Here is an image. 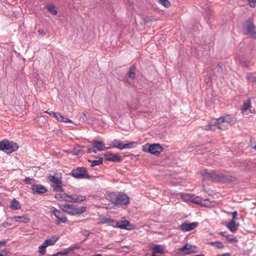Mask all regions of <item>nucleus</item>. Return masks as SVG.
I'll return each instance as SVG.
<instances>
[{
	"instance_id": "nucleus-1",
	"label": "nucleus",
	"mask_w": 256,
	"mask_h": 256,
	"mask_svg": "<svg viewBox=\"0 0 256 256\" xmlns=\"http://www.w3.org/2000/svg\"><path fill=\"white\" fill-rule=\"evenodd\" d=\"M228 126H230L228 124L219 118L210 122L208 126H206L205 130H215L216 128H218L220 130H226Z\"/></svg>"
},
{
	"instance_id": "nucleus-2",
	"label": "nucleus",
	"mask_w": 256,
	"mask_h": 256,
	"mask_svg": "<svg viewBox=\"0 0 256 256\" xmlns=\"http://www.w3.org/2000/svg\"><path fill=\"white\" fill-rule=\"evenodd\" d=\"M18 148V146L17 144L13 142H10L8 140H4L0 142V150L8 154L16 151Z\"/></svg>"
},
{
	"instance_id": "nucleus-3",
	"label": "nucleus",
	"mask_w": 256,
	"mask_h": 256,
	"mask_svg": "<svg viewBox=\"0 0 256 256\" xmlns=\"http://www.w3.org/2000/svg\"><path fill=\"white\" fill-rule=\"evenodd\" d=\"M64 212L72 215H76L80 213V208L74 205L68 204H62L59 206Z\"/></svg>"
},
{
	"instance_id": "nucleus-4",
	"label": "nucleus",
	"mask_w": 256,
	"mask_h": 256,
	"mask_svg": "<svg viewBox=\"0 0 256 256\" xmlns=\"http://www.w3.org/2000/svg\"><path fill=\"white\" fill-rule=\"evenodd\" d=\"M202 176L214 182H222L224 179V176L222 174L214 172H204L202 174Z\"/></svg>"
},
{
	"instance_id": "nucleus-5",
	"label": "nucleus",
	"mask_w": 256,
	"mask_h": 256,
	"mask_svg": "<svg viewBox=\"0 0 256 256\" xmlns=\"http://www.w3.org/2000/svg\"><path fill=\"white\" fill-rule=\"evenodd\" d=\"M179 252L183 255H188L197 252V247L194 245L186 244L179 248Z\"/></svg>"
},
{
	"instance_id": "nucleus-6",
	"label": "nucleus",
	"mask_w": 256,
	"mask_h": 256,
	"mask_svg": "<svg viewBox=\"0 0 256 256\" xmlns=\"http://www.w3.org/2000/svg\"><path fill=\"white\" fill-rule=\"evenodd\" d=\"M246 34H250L254 38L256 39V28L254 24V20L250 18L246 21Z\"/></svg>"
},
{
	"instance_id": "nucleus-7",
	"label": "nucleus",
	"mask_w": 256,
	"mask_h": 256,
	"mask_svg": "<svg viewBox=\"0 0 256 256\" xmlns=\"http://www.w3.org/2000/svg\"><path fill=\"white\" fill-rule=\"evenodd\" d=\"M104 158L106 160L114 162H120L122 161V158L120 156L116 154H112L110 152H107L104 154Z\"/></svg>"
},
{
	"instance_id": "nucleus-8",
	"label": "nucleus",
	"mask_w": 256,
	"mask_h": 256,
	"mask_svg": "<svg viewBox=\"0 0 256 256\" xmlns=\"http://www.w3.org/2000/svg\"><path fill=\"white\" fill-rule=\"evenodd\" d=\"M130 202L129 198L125 194L119 193L118 194L114 205L126 206Z\"/></svg>"
},
{
	"instance_id": "nucleus-9",
	"label": "nucleus",
	"mask_w": 256,
	"mask_h": 256,
	"mask_svg": "<svg viewBox=\"0 0 256 256\" xmlns=\"http://www.w3.org/2000/svg\"><path fill=\"white\" fill-rule=\"evenodd\" d=\"M114 227L120 229L131 230L133 228L134 226L131 224L129 221L124 220L116 222Z\"/></svg>"
},
{
	"instance_id": "nucleus-10",
	"label": "nucleus",
	"mask_w": 256,
	"mask_h": 256,
	"mask_svg": "<svg viewBox=\"0 0 256 256\" xmlns=\"http://www.w3.org/2000/svg\"><path fill=\"white\" fill-rule=\"evenodd\" d=\"M198 224V222L188 223L184 222L181 224L178 228L179 230L183 232H189L194 230Z\"/></svg>"
},
{
	"instance_id": "nucleus-11",
	"label": "nucleus",
	"mask_w": 256,
	"mask_h": 256,
	"mask_svg": "<svg viewBox=\"0 0 256 256\" xmlns=\"http://www.w3.org/2000/svg\"><path fill=\"white\" fill-rule=\"evenodd\" d=\"M52 212L58 219L57 224H60L61 222L65 223L67 221L66 217L63 214L62 212L59 211L56 208L52 207Z\"/></svg>"
},
{
	"instance_id": "nucleus-12",
	"label": "nucleus",
	"mask_w": 256,
	"mask_h": 256,
	"mask_svg": "<svg viewBox=\"0 0 256 256\" xmlns=\"http://www.w3.org/2000/svg\"><path fill=\"white\" fill-rule=\"evenodd\" d=\"M46 112L52 116L54 118H55L61 122H71L72 120L70 119L64 118V116L62 115L59 112H55L50 110H47Z\"/></svg>"
},
{
	"instance_id": "nucleus-13",
	"label": "nucleus",
	"mask_w": 256,
	"mask_h": 256,
	"mask_svg": "<svg viewBox=\"0 0 256 256\" xmlns=\"http://www.w3.org/2000/svg\"><path fill=\"white\" fill-rule=\"evenodd\" d=\"M34 194H42L48 191L47 188L40 184H34L32 185L31 188Z\"/></svg>"
},
{
	"instance_id": "nucleus-14",
	"label": "nucleus",
	"mask_w": 256,
	"mask_h": 256,
	"mask_svg": "<svg viewBox=\"0 0 256 256\" xmlns=\"http://www.w3.org/2000/svg\"><path fill=\"white\" fill-rule=\"evenodd\" d=\"M163 150V148L158 144H152L149 146L148 152L152 154L158 155Z\"/></svg>"
},
{
	"instance_id": "nucleus-15",
	"label": "nucleus",
	"mask_w": 256,
	"mask_h": 256,
	"mask_svg": "<svg viewBox=\"0 0 256 256\" xmlns=\"http://www.w3.org/2000/svg\"><path fill=\"white\" fill-rule=\"evenodd\" d=\"M184 198L188 200H190L191 202L194 203V204H200V205L204 206H205L202 204V202L206 200H204L200 197H199L198 196H195L194 195L192 196L190 194H186L184 196Z\"/></svg>"
},
{
	"instance_id": "nucleus-16",
	"label": "nucleus",
	"mask_w": 256,
	"mask_h": 256,
	"mask_svg": "<svg viewBox=\"0 0 256 256\" xmlns=\"http://www.w3.org/2000/svg\"><path fill=\"white\" fill-rule=\"evenodd\" d=\"M92 145L94 148L97 150V151H102L110 148L109 147H106L102 140H94L92 142Z\"/></svg>"
},
{
	"instance_id": "nucleus-17",
	"label": "nucleus",
	"mask_w": 256,
	"mask_h": 256,
	"mask_svg": "<svg viewBox=\"0 0 256 256\" xmlns=\"http://www.w3.org/2000/svg\"><path fill=\"white\" fill-rule=\"evenodd\" d=\"M110 148H117L120 150H124L125 149V147H124V144L120 140H114L112 144L110 145Z\"/></svg>"
},
{
	"instance_id": "nucleus-18",
	"label": "nucleus",
	"mask_w": 256,
	"mask_h": 256,
	"mask_svg": "<svg viewBox=\"0 0 256 256\" xmlns=\"http://www.w3.org/2000/svg\"><path fill=\"white\" fill-rule=\"evenodd\" d=\"M225 122V123L228 124L230 126L234 123V118L232 114H226L224 116L220 118Z\"/></svg>"
},
{
	"instance_id": "nucleus-19",
	"label": "nucleus",
	"mask_w": 256,
	"mask_h": 256,
	"mask_svg": "<svg viewBox=\"0 0 256 256\" xmlns=\"http://www.w3.org/2000/svg\"><path fill=\"white\" fill-rule=\"evenodd\" d=\"M238 226V224H236L235 221L230 220L226 224V228L232 232L236 231Z\"/></svg>"
},
{
	"instance_id": "nucleus-20",
	"label": "nucleus",
	"mask_w": 256,
	"mask_h": 256,
	"mask_svg": "<svg viewBox=\"0 0 256 256\" xmlns=\"http://www.w3.org/2000/svg\"><path fill=\"white\" fill-rule=\"evenodd\" d=\"M58 238L56 236H53L50 238L46 239L43 243V246H52L58 240Z\"/></svg>"
},
{
	"instance_id": "nucleus-21",
	"label": "nucleus",
	"mask_w": 256,
	"mask_h": 256,
	"mask_svg": "<svg viewBox=\"0 0 256 256\" xmlns=\"http://www.w3.org/2000/svg\"><path fill=\"white\" fill-rule=\"evenodd\" d=\"M236 60L240 62L242 66L244 67L248 68V64L250 60H248L246 57L244 56H238Z\"/></svg>"
},
{
	"instance_id": "nucleus-22",
	"label": "nucleus",
	"mask_w": 256,
	"mask_h": 256,
	"mask_svg": "<svg viewBox=\"0 0 256 256\" xmlns=\"http://www.w3.org/2000/svg\"><path fill=\"white\" fill-rule=\"evenodd\" d=\"M64 200L66 202H80V200L78 196H77L76 198H74L72 197V196L68 195L66 194H64Z\"/></svg>"
},
{
	"instance_id": "nucleus-23",
	"label": "nucleus",
	"mask_w": 256,
	"mask_h": 256,
	"mask_svg": "<svg viewBox=\"0 0 256 256\" xmlns=\"http://www.w3.org/2000/svg\"><path fill=\"white\" fill-rule=\"evenodd\" d=\"M94 176H90L88 174L86 168L84 167H81V179H88L91 180L94 178Z\"/></svg>"
},
{
	"instance_id": "nucleus-24",
	"label": "nucleus",
	"mask_w": 256,
	"mask_h": 256,
	"mask_svg": "<svg viewBox=\"0 0 256 256\" xmlns=\"http://www.w3.org/2000/svg\"><path fill=\"white\" fill-rule=\"evenodd\" d=\"M12 220L16 222H20L24 223H26L30 220V218L25 215L22 216H14L12 218Z\"/></svg>"
},
{
	"instance_id": "nucleus-25",
	"label": "nucleus",
	"mask_w": 256,
	"mask_h": 256,
	"mask_svg": "<svg viewBox=\"0 0 256 256\" xmlns=\"http://www.w3.org/2000/svg\"><path fill=\"white\" fill-rule=\"evenodd\" d=\"M81 120L83 121H86L88 124H92L94 122V118L90 117L88 113L83 112L81 114Z\"/></svg>"
},
{
	"instance_id": "nucleus-26",
	"label": "nucleus",
	"mask_w": 256,
	"mask_h": 256,
	"mask_svg": "<svg viewBox=\"0 0 256 256\" xmlns=\"http://www.w3.org/2000/svg\"><path fill=\"white\" fill-rule=\"evenodd\" d=\"M118 194L112 192L106 196V199L115 204Z\"/></svg>"
},
{
	"instance_id": "nucleus-27",
	"label": "nucleus",
	"mask_w": 256,
	"mask_h": 256,
	"mask_svg": "<svg viewBox=\"0 0 256 256\" xmlns=\"http://www.w3.org/2000/svg\"><path fill=\"white\" fill-rule=\"evenodd\" d=\"M101 224H108L110 226H112L114 227L115 222L114 220L111 218L110 217H104L101 218Z\"/></svg>"
},
{
	"instance_id": "nucleus-28",
	"label": "nucleus",
	"mask_w": 256,
	"mask_h": 256,
	"mask_svg": "<svg viewBox=\"0 0 256 256\" xmlns=\"http://www.w3.org/2000/svg\"><path fill=\"white\" fill-rule=\"evenodd\" d=\"M88 162L90 164V166L94 167L102 164L103 163V159L102 157H100L98 160H88Z\"/></svg>"
},
{
	"instance_id": "nucleus-29",
	"label": "nucleus",
	"mask_w": 256,
	"mask_h": 256,
	"mask_svg": "<svg viewBox=\"0 0 256 256\" xmlns=\"http://www.w3.org/2000/svg\"><path fill=\"white\" fill-rule=\"evenodd\" d=\"M251 108V104L250 100L244 103L242 108H241L242 112L243 114H248L247 110Z\"/></svg>"
},
{
	"instance_id": "nucleus-30",
	"label": "nucleus",
	"mask_w": 256,
	"mask_h": 256,
	"mask_svg": "<svg viewBox=\"0 0 256 256\" xmlns=\"http://www.w3.org/2000/svg\"><path fill=\"white\" fill-rule=\"evenodd\" d=\"M152 254H162L164 252L163 249L162 248V246L158 244L154 245L152 247Z\"/></svg>"
},
{
	"instance_id": "nucleus-31",
	"label": "nucleus",
	"mask_w": 256,
	"mask_h": 256,
	"mask_svg": "<svg viewBox=\"0 0 256 256\" xmlns=\"http://www.w3.org/2000/svg\"><path fill=\"white\" fill-rule=\"evenodd\" d=\"M10 208L12 210H18L21 208V206L20 202L14 198L11 202Z\"/></svg>"
},
{
	"instance_id": "nucleus-32",
	"label": "nucleus",
	"mask_w": 256,
	"mask_h": 256,
	"mask_svg": "<svg viewBox=\"0 0 256 256\" xmlns=\"http://www.w3.org/2000/svg\"><path fill=\"white\" fill-rule=\"evenodd\" d=\"M136 70V66L134 64H132L130 66L129 71L128 72V76L129 78L134 79L136 76V74L134 72V70Z\"/></svg>"
},
{
	"instance_id": "nucleus-33",
	"label": "nucleus",
	"mask_w": 256,
	"mask_h": 256,
	"mask_svg": "<svg viewBox=\"0 0 256 256\" xmlns=\"http://www.w3.org/2000/svg\"><path fill=\"white\" fill-rule=\"evenodd\" d=\"M70 174L75 178H80V166L73 170Z\"/></svg>"
},
{
	"instance_id": "nucleus-34",
	"label": "nucleus",
	"mask_w": 256,
	"mask_h": 256,
	"mask_svg": "<svg viewBox=\"0 0 256 256\" xmlns=\"http://www.w3.org/2000/svg\"><path fill=\"white\" fill-rule=\"evenodd\" d=\"M210 244L211 246H214L216 248H218V249H222L224 247V244H222V242L218 241V240L215 241V242H210Z\"/></svg>"
},
{
	"instance_id": "nucleus-35",
	"label": "nucleus",
	"mask_w": 256,
	"mask_h": 256,
	"mask_svg": "<svg viewBox=\"0 0 256 256\" xmlns=\"http://www.w3.org/2000/svg\"><path fill=\"white\" fill-rule=\"evenodd\" d=\"M52 187L54 188V190L56 192H64V189L62 188V182H60L59 184H52Z\"/></svg>"
},
{
	"instance_id": "nucleus-36",
	"label": "nucleus",
	"mask_w": 256,
	"mask_h": 256,
	"mask_svg": "<svg viewBox=\"0 0 256 256\" xmlns=\"http://www.w3.org/2000/svg\"><path fill=\"white\" fill-rule=\"evenodd\" d=\"M48 179L52 182L53 184H60V182L62 181L60 178L56 177L55 176H49Z\"/></svg>"
},
{
	"instance_id": "nucleus-37",
	"label": "nucleus",
	"mask_w": 256,
	"mask_h": 256,
	"mask_svg": "<svg viewBox=\"0 0 256 256\" xmlns=\"http://www.w3.org/2000/svg\"><path fill=\"white\" fill-rule=\"evenodd\" d=\"M136 145L137 143L136 142H132L127 144H124V147H125V148H135Z\"/></svg>"
},
{
	"instance_id": "nucleus-38",
	"label": "nucleus",
	"mask_w": 256,
	"mask_h": 256,
	"mask_svg": "<svg viewBox=\"0 0 256 256\" xmlns=\"http://www.w3.org/2000/svg\"><path fill=\"white\" fill-rule=\"evenodd\" d=\"M46 8L48 10V11L52 14L54 15H56L57 14L58 12L56 10V8L54 6H46Z\"/></svg>"
},
{
	"instance_id": "nucleus-39",
	"label": "nucleus",
	"mask_w": 256,
	"mask_h": 256,
	"mask_svg": "<svg viewBox=\"0 0 256 256\" xmlns=\"http://www.w3.org/2000/svg\"><path fill=\"white\" fill-rule=\"evenodd\" d=\"M246 78L248 80L252 82H256V76H253L252 73H248Z\"/></svg>"
},
{
	"instance_id": "nucleus-40",
	"label": "nucleus",
	"mask_w": 256,
	"mask_h": 256,
	"mask_svg": "<svg viewBox=\"0 0 256 256\" xmlns=\"http://www.w3.org/2000/svg\"><path fill=\"white\" fill-rule=\"evenodd\" d=\"M158 2L166 8H168L170 5V2L168 0H158Z\"/></svg>"
},
{
	"instance_id": "nucleus-41",
	"label": "nucleus",
	"mask_w": 256,
	"mask_h": 256,
	"mask_svg": "<svg viewBox=\"0 0 256 256\" xmlns=\"http://www.w3.org/2000/svg\"><path fill=\"white\" fill-rule=\"evenodd\" d=\"M226 238L228 241L230 242H236L237 240L234 236L230 235H226Z\"/></svg>"
},
{
	"instance_id": "nucleus-42",
	"label": "nucleus",
	"mask_w": 256,
	"mask_h": 256,
	"mask_svg": "<svg viewBox=\"0 0 256 256\" xmlns=\"http://www.w3.org/2000/svg\"><path fill=\"white\" fill-rule=\"evenodd\" d=\"M46 246H43V243L39 247V248H40V250H39V252L42 254V255H44L46 253Z\"/></svg>"
},
{
	"instance_id": "nucleus-43",
	"label": "nucleus",
	"mask_w": 256,
	"mask_h": 256,
	"mask_svg": "<svg viewBox=\"0 0 256 256\" xmlns=\"http://www.w3.org/2000/svg\"><path fill=\"white\" fill-rule=\"evenodd\" d=\"M18 108H20L18 106L15 107L16 111H14V112L16 116H22L24 115L23 110H22V112H19ZM20 109H21V108H20Z\"/></svg>"
},
{
	"instance_id": "nucleus-44",
	"label": "nucleus",
	"mask_w": 256,
	"mask_h": 256,
	"mask_svg": "<svg viewBox=\"0 0 256 256\" xmlns=\"http://www.w3.org/2000/svg\"><path fill=\"white\" fill-rule=\"evenodd\" d=\"M80 247L78 246V245H74L71 246H70L68 248H66L69 252L70 253L71 252L74 251L76 249H78Z\"/></svg>"
},
{
	"instance_id": "nucleus-45",
	"label": "nucleus",
	"mask_w": 256,
	"mask_h": 256,
	"mask_svg": "<svg viewBox=\"0 0 256 256\" xmlns=\"http://www.w3.org/2000/svg\"><path fill=\"white\" fill-rule=\"evenodd\" d=\"M64 194H55V198L59 200H64Z\"/></svg>"
},
{
	"instance_id": "nucleus-46",
	"label": "nucleus",
	"mask_w": 256,
	"mask_h": 256,
	"mask_svg": "<svg viewBox=\"0 0 256 256\" xmlns=\"http://www.w3.org/2000/svg\"><path fill=\"white\" fill-rule=\"evenodd\" d=\"M248 3L251 8H254L256 4V0H248Z\"/></svg>"
},
{
	"instance_id": "nucleus-47",
	"label": "nucleus",
	"mask_w": 256,
	"mask_h": 256,
	"mask_svg": "<svg viewBox=\"0 0 256 256\" xmlns=\"http://www.w3.org/2000/svg\"><path fill=\"white\" fill-rule=\"evenodd\" d=\"M9 250L6 248H5L1 251L0 254H3L4 256H6L9 253Z\"/></svg>"
},
{
	"instance_id": "nucleus-48",
	"label": "nucleus",
	"mask_w": 256,
	"mask_h": 256,
	"mask_svg": "<svg viewBox=\"0 0 256 256\" xmlns=\"http://www.w3.org/2000/svg\"><path fill=\"white\" fill-rule=\"evenodd\" d=\"M32 181H34V180L28 177L26 178L24 180V182H26V184H30Z\"/></svg>"
},
{
	"instance_id": "nucleus-49",
	"label": "nucleus",
	"mask_w": 256,
	"mask_h": 256,
	"mask_svg": "<svg viewBox=\"0 0 256 256\" xmlns=\"http://www.w3.org/2000/svg\"><path fill=\"white\" fill-rule=\"evenodd\" d=\"M232 219L231 220H233V221H235L236 222V216H238V212L236 211H234V212H232Z\"/></svg>"
},
{
	"instance_id": "nucleus-50",
	"label": "nucleus",
	"mask_w": 256,
	"mask_h": 256,
	"mask_svg": "<svg viewBox=\"0 0 256 256\" xmlns=\"http://www.w3.org/2000/svg\"><path fill=\"white\" fill-rule=\"evenodd\" d=\"M60 252V255H67L70 252H68V250L66 248L64 250V252Z\"/></svg>"
},
{
	"instance_id": "nucleus-51",
	"label": "nucleus",
	"mask_w": 256,
	"mask_h": 256,
	"mask_svg": "<svg viewBox=\"0 0 256 256\" xmlns=\"http://www.w3.org/2000/svg\"><path fill=\"white\" fill-rule=\"evenodd\" d=\"M88 152L90 153H92V152L96 153V150L94 148H88Z\"/></svg>"
},
{
	"instance_id": "nucleus-52",
	"label": "nucleus",
	"mask_w": 256,
	"mask_h": 256,
	"mask_svg": "<svg viewBox=\"0 0 256 256\" xmlns=\"http://www.w3.org/2000/svg\"><path fill=\"white\" fill-rule=\"evenodd\" d=\"M38 32L39 34L42 36H44L46 34V32L42 30H38Z\"/></svg>"
},
{
	"instance_id": "nucleus-53",
	"label": "nucleus",
	"mask_w": 256,
	"mask_h": 256,
	"mask_svg": "<svg viewBox=\"0 0 256 256\" xmlns=\"http://www.w3.org/2000/svg\"><path fill=\"white\" fill-rule=\"evenodd\" d=\"M79 152V150H78V152L76 151V148H74L72 150V153L74 154H78V152Z\"/></svg>"
},
{
	"instance_id": "nucleus-54",
	"label": "nucleus",
	"mask_w": 256,
	"mask_h": 256,
	"mask_svg": "<svg viewBox=\"0 0 256 256\" xmlns=\"http://www.w3.org/2000/svg\"><path fill=\"white\" fill-rule=\"evenodd\" d=\"M6 243V240L0 241V246H4Z\"/></svg>"
},
{
	"instance_id": "nucleus-55",
	"label": "nucleus",
	"mask_w": 256,
	"mask_h": 256,
	"mask_svg": "<svg viewBox=\"0 0 256 256\" xmlns=\"http://www.w3.org/2000/svg\"><path fill=\"white\" fill-rule=\"evenodd\" d=\"M86 207L85 206H81V214L84 212L86 211Z\"/></svg>"
},
{
	"instance_id": "nucleus-56",
	"label": "nucleus",
	"mask_w": 256,
	"mask_h": 256,
	"mask_svg": "<svg viewBox=\"0 0 256 256\" xmlns=\"http://www.w3.org/2000/svg\"><path fill=\"white\" fill-rule=\"evenodd\" d=\"M220 234L222 235V236H225L226 237V236L227 234H226V232H220Z\"/></svg>"
},
{
	"instance_id": "nucleus-57",
	"label": "nucleus",
	"mask_w": 256,
	"mask_h": 256,
	"mask_svg": "<svg viewBox=\"0 0 256 256\" xmlns=\"http://www.w3.org/2000/svg\"><path fill=\"white\" fill-rule=\"evenodd\" d=\"M60 252H58L57 253L54 254H52V255H48L47 256H58V255H60Z\"/></svg>"
},
{
	"instance_id": "nucleus-58",
	"label": "nucleus",
	"mask_w": 256,
	"mask_h": 256,
	"mask_svg": "<svg viewBox=\"0 0 256 256\" xmlns=\"http://www.w3.org/2000/svg\"><path fill=\"white\" fill-rule=\"evenodd\" d=\"M85 199H86V196H81V199H80L81 202H82V201L84 200Z\"/></svg>"
},
{
	"instance_id": "nucleus-59",
	"label": "nucleus",
	"mask_w": 256,
	"mask_h": 256,
	"mask_svg": "<svg viewBox=\"0 0 256 256\" xmlns=\"http://www.w3.org/2000/svg\"><path fill=\"white\" fill-rule=\"evenodd\" d=\"M218 256H230V254L228 253H226Z\"/></svg>"
},
{
	"instance_id": "nucleus-60",
	"label": "nucleus",
	"mask_w": 256,
	"mask_h": 256,
	"mask_svg": "<svg viewBox=\"0 0 256 256\" xmlns=\"http://www.w3.org/2000/svg\"><path fill=\"white\" fill-rule=\"evenodd\" d=\"M82 234H84V235H86V234H87V232H84V233H82Z\"/></svg>"
},
{
	"instance_id": "nucleus-61",
	"label": "nucleus",
	"mask_w": 256,
	"mask_h": 256,
	"mask_svg": "<svg viewBox=\"0 0 256 256\" xmlns=\"http://www.w3.org/2000/svg\"><path fill=\"white\" fill-rule=\"evenodd\" d=\"M254 148L256 150V145L254 147Z\"/></svg>"
},
{
	"instance_id": "nucleus-62",
	"label": "nucleus",
	"mask_w": 256,
	"mask_h": 256,
	"mask_svg": "<svg viewBox=\"0 0 256 256\" xmlns=\"http://www.w3.org/2000/svg\"><path fill=\"white\" fill-rule=\"evenodd\" d=\"M0 256H3V254H1L0 253Z\"/></svg>"
},
{
	"instance_id": "nucleus-63",
	"label": "nucleus",
	"mask_w": 256,
	"mask_h": 256,
	"mask_svg": "<svg viewBox=\"0 0 256 256\" xmlns=\"http://www.w3.org/2000/svg\"><path fill=\"white\" fill-rule=\"evenodd\" d=\"M218 66H220V68H221V66L220 65V64H218Z\"/></svg>"
}]
</instances>
